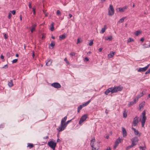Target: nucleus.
Segmentation results:
<instances>
[{
	"instance_id": "1",
	"label": "nucleus",
	"mask_w": 150,
	"mask_h": 150,
	"mask_svg": "<svg viewBox=\"0 0 150 150\" xmlns=\"http://www.w3.org/2000/svg\"><path fill=\"white\" fill-rule=\"evenodd\" d=\"M146 113H142V115H141L140 120H142L141 122L142 126V127H143L144 125L146 118Z\"/></svg>"
},
{
	"instance_id": "2",
	"label": "nucleus",
	"mask_w": 150,
	"mask_h": 150,
	"mask_svg": "<svg viewBox=\"0 0 150 150\" xmlns=\"http://www.w3.org/2000/svg\"><path fill=\"white\" fill-rule=\"evenodd\" d=\"M48 146L52 148L53 150H54L55 147L56 146V143L53 141V140L52 139L48 143Z\"/></svg>"
},
{
	"instance_id": "3",
	"label": "nucleus",
	"mask_w": 150,
	"mask_h": 150,
	"mask_svg": "<svg viewBox=\"0 0 150 150\" xmlns=\"http://www.w3.org/2000/svg\"><path fill=\"white\" fill-rule=\"evenodd\" d=\"M123 87L122 86H114L112 87L113 93L117 92L118 91H121L122 90Z\"/></svg>"
},
{
	"instance_id": "4",
	"label": "nucleus",
	"mask_w": 150,
	"mask_h": 150,
	"mask_svg": "<svg viewBox=\"0 0 150 150\" xmlns=\"http://www.w3.org/2000/svg\"><path fill=\"white\" fill-rule=\"evenodd\" d=\"M66 126L67 125H66L65 122H61V125L57 129L59 132H61L64 130Z\"/></svg>"
},
{
	"instance_id": "5",
	"label": "nucleus",
	"mask_w": 150,
	"mask_h": 150,
	"mask_svg": "<svg viewBox=\"0 0 150 150\" xmlns=\"http://www.w3.org/2000/svg\"><path fill=\"white\" fill-rule=\"evenodd\" d=\"M91 101V100H89L87 102H86V103H83L82 105H80L77 108L78 112H79L82 109V108L88 105L89 104V103Z\"/></svg>"
},
{
	"instance_id": "6",
	"label": "nucleus",
	"mask_w": 150,
	"mask_h": 150,
	"mask_svg": "<svg viewBox=\"0 0 150 150\" xmlns=\"http://www.w3.org/2000/svg\"><path fill=\"white\" fill-rule=\"evenodd\" d=\"M114 13V10L112 5H110L108 8V14L109 15L112 16L113 15Z\"/></svg>"
},
{
	"instance_id": "7",
	"label": "nucleus",
	"mask_w": 150,
	"mask_h": 150,
	"mask_svg": "<svg viewBox=\"0 0 150 150\" xmlns=\"http://www.w3.org/2000/svg\"><path fill=\"white\" fill-rule=\"evenodd\" d=\"M87 118L88 115L86 114L82 116L79 121V124L80 125H81L82 123L86 120Z\"/></svg>"
},
{
	"instance_id": "8",
	"label": "nucleus",
	"mask_w": 150,
	"mask_h": 150,
	"mask_svg": "<svg viewBox=\"0 0 150 150\" xmlns=\"http://www.w3.org/2000/svg\"><path fill=\"white\" fill-rule=\"evenodd\" d=\"M122 141V139L120 138V137H119L118 139H117L115 142V144L114 146V148L115 149L118 146L119 143L121 142Z\"/></svg>"
},
{
	"instance_id": "9",
	"label": "nucleus",
	"mask_w": 150,
	"mask_h": 150,
	"mask_svg": "<svg viewBox=\"0 0 150 150\" xmlns=\"http://www.w3.org/2000/svg\"><path fill=\"white\" fill-rule=\"evenodd\" d=\"M52 87L57 88H61V86L58 83L55 82L52 83L51 85Z\"/></svg>"
},
{
	"instance_id": "10",
	"label": "nucleus",
	"mask_w": 150,
	"mask_h": 150,
	"mask_svg": "<svg viewBox=\"0 0 150 150\" xmlns=\"http://www.w3.org/2000/svg\"><path fill=\"white\" fill-rule=\"evenodd\" d=\"M139 117L137 116H136L133 119V124L134 126H136L137 125L139 122Z\"/></svg>"
},
{
	"instance_id": "11",
	"label": "nucleus",
	"mask_w": 150,
	"mask_h": 150,
	"mask_svg": "<svg viewBox=\"0 0 150 150\" xmlns=\"http://www.w3.org/2000/svg\"><path fill=\"white\" fill-rule=\"evenodd\" d=\"M111 92V93H113L112 89V87L109 88L107 89L105 92V94L106 95H108V94Z\"/></svg>"
},
{
	"instance_id": "12",
	"label": "nucleus",
	"mask_w": 150,
	"mask_h": 150,
	"mask_svg": "<svg viewBox=\"0 0 150 150\" xmlns=\"http://www.w3.org/2000/svg\"><path fill=\"white\" fill-rule=\"evenodd\" d=\"M122 135L123 137H126L127 135V132L125 128L123 127L122 128Z\"/></svg>"
},
{
	"instance_id": "13",
	"label": "nucleus",
	"mask_w": 150,
	"mask_h": 150,
	"mask_svg": "<svg viewBox=\"0 0 150 150\" xmlns=\"http://www.w3.org/2000/svg\"><path fill=\"white\" fill-rule=\"evenodd\" d=\"M91 145L92 147V150H98V148L96 146V144H95L94 143L91 144Z\"/></svg>"
},
{
	"instance_id": "14",
	"label": "nucleus",
	"mask_w": 150,
	"mask_h": 150,
	"mask_svg": "<svg viewBox=\"0 0 150 150\" xmlns=\"http://www.w3.org/2000/svg\"><path fill=\"white\" fill-rule=\"evenodd\" d=\"M52 62V60L48 59L46 61V64L47 66H50Z\"/></svg>"
},
{
	"instance_id": "15",
	"label": "nucleus",
	"mask_w": 150,
	"mask_h": 150,
	"mask_svg": "<svg viewBox=\"0 0 150 150\" xmlns=\"http://www.w3.org/2000/svg\"><path fill=\"white\" fill-rule=\"evenodd\" d=\"M147 70V68L144 67L142 68H139L137 70L138 72H144L146 71Z\"/></svg>"
},
{
	"instance_id": "16",
	"label": "nucleus",
	"mask_w": 150,
	"mask_h": 150,
	"mask_svg": "<svg viewBox=\"0 0 150 150\" xmlns=\"http://www.w3.org/2000/svg\"><path fill=\"white\" fill-rule=\"evenodd\" d=\"M145 102L144 101H143L139 105V109L141 110L143 108L145 105Z\"/></svg>"
},
{
	"instance_id": "17",
	"label": "nucleus",
	"mask_w": 150,
	"mask_h": 150,
	"mask_svg": "<svg viewBox=\"0 0 150 150\" xmlns=\"http://www.w3.org/2000/svg\"><path fill=\"white\" fill-rule=\"evenodd\" d=\"M107 28V27L106 25L104 26L103 28H102L100 33H103L105 31L106 29Z\"/></svg>"
},
{
	"instance_id": "18",
	"label": "nucleus",
	"mask_w": 150,
	"mask_h": 150,
	"mask_svg": "<svg viewBox=\"0 0 150 150\" xmlns=\"http://www.w3.org/2000/svg\"><path fill=\"white\" fill-rule=\"evenodd\" d=\"M132 139V142H133L135 143H137V142L139 141L138 138L137 137H133Z\"/></svg>"
},
{
	"instance_id": "19",
	"label": "nucleus",
	"mask_w": 150,
	"mask_h": 150,
	"mask_svg": "<svg viewBox=\"0 0 150 150\" xmlns=\"http://www.w3.org/2000/svg\"><path fill=\"white\" fill-rule=\"evenodd\" d=\"M115 53V52H110V53L108 55V57L109 58H111L112 57Z\"/></svg>"
},
{
	"instance_id": "20",
	"label": "nucleus",
	"mask_w": 150,
	"mask_h": 150,
	"mask_svg": "<svg viewBox=\"0 0 150 150\" xmlns=\"http://www.w3.org/2000/svg\"><path fill=\"white\" fill-rule=\"evenodd\" d=\"M66 37L65 35H62L59 36V40H62V39H64Z\"/></svg>"
},
{
	"instance_id": "21",
	"label": "nucleus",
	"mask_w": 150,
	"mask_h": 150,
	"mask_svg": "<svg viewBox=\"0 0 150 150\" xmlns=\"http://www.w3.org/2000/svg\"><path fill=\"white\" fill-rule=\"evenodd\" d=\"M36 26V25L35 24H34L32 25V28L31 29V33H33V31L35 30V28Z\"/></svg>"
},
{
	"instance_id": "22",
	"label": "nucleus",
	"mask_w": 150,
	"mask_h": 150,
	"mask_svg": "<svg viewBox=\"0 0 150 150\" xmlns=\"http://www.w3.org/2000/svg\"><path fill=\"white\" fill-rule=\"evenodd\" d=\"M54 24L53 22L52 23L51 25V28L50 30L51 31H53L54 30Z\"/></svg>"
},
{
	"instance_id": "23",
	"label": "nucleus",
	"mask_w": 150,
	"mask_h": 150,
	"mask_svg": "<svg viewBox=\"0 0 150 150\" xmlns=\"http://www.w3.org/2000/svg\"><path fill=\"white\" fill-rule=\"evenodd\" d=\"M8 85L10 87H11L13 86V81L12 80H11L8 83Z\"/></svg>"
},
{
	"instance_id": "24",
	"label": "nucleus",
	"mask_w": 150,
	"mask_h": 150,
	"mask_svg": "<svg viewBox=\"0 0 150 150\" xmlns=\"http://www.w3.org/2000/svg\"><path fill=\"white\" fill-rule=\"evenodd\" d=\"M105 39L106 40H112V37L111 35L109 37H106L105 38Z\"/></svg>"
},
{
	"instance_id": "25",
	"label": "nucleus",
	"mask_w": 150,
	"mask_h": 150,
	"mask_svg": "<svg viewBox=\"0 0 150 150\" xmlns=\"http://www.w3.org/2000/svg\"><path fill=\"white\" fill-rule=\"evenodd\" d=\"M34 146V145L33 144H31L30 143L28 144L27 147H29L30 148H32Z\"/></svg>"
},
{
	"instance_id": "26",
	"label": "nucleus",
	"mask_w": 150,
	"mask_h": 150,
	"mask_svg": "<svg viewBox=\"0 0 150 150\" xmlns=\"http://www.w3.org/2000/svg\"><path fill=\"white\" fill-rule=\"evenodd\" d=\"M139 148L140 150H145L146 148V147L145 146H144L143 147L140 146Z\"/></svg>"
},
{
	"instance_id": "27",
	"label": "nucleus",
	"mask_w": 150,
	"mask_h": 150,
	"mask_svg": "<svg viewBox=\"0 0 150 150\" xmlns=\"http://www.w3.org/2000/svg\"><path fill=\"white\" fill-rule=\"evenodd\" d=\"M55 45V42L54 41H52L51 43L50 44V46L52 47V48L54 47Z\"/></svg>"
},
{
	"instance_id": "28",
	"label": "nucleus",
	"mask_w": 150,
	"mask_h": 150,
	"mask_svg": "<svg viewBox=\"0 0 150 150\" xmlns=\"http://www.w3.org/2000/svg\"><path fill=\"white\" fill-rule=\"evenodd\" d=\"M67 116L64 117V118L62 119L61 122H65V121L67 120Z\"/></svg>"
},
{
	"instance_id": "29",
	"label": "nucleus",
	"mask_w": 150,
	"mask_h": 150,
	"mask_svg": "<svg viewBox=\"0 0 150 150\" xmlns=\"http://www.w3.org/2000/svg\"><path fill=\"white\" fill-rule=\"evenodd\" d=\"M69 55L71 57H73L75 56L76 55V53L74 52H72L70 53Z\"/></svg>"
},
{
	"instance_id": "30",
	"label": "nucleus",
	"mask_w": 150,
	"mask_h": 150,
	"mask_svg": "<svg viewBox=\"0 0 150 150\" xmlns=\"http://www.w3.org/2000/svg\"><path fill=\"white\" fill-rule=\"evenodd\" d=\"M134 104H135V103H134L133 101L130 102L128 104V105L129 106H130Z\"/></svg>"
},
{
	"instance_id": "31",
	"label": "nucleus",
	"mask_w": 150,
	"mask_h": 150,
	"mask_svg": "<svg viewBox=\"0 0 150 150\" xmlns=\"http://www.w3.org/2000/svg\"><path fill=\"white\" fill-rule=\"evenodd\" d=\"M82 41V40L81 38H78L77 40V44L81 43Z\"/></svg>"
},
{
	"instance_id": "32",
	"label": "nucleus",
	"mask_w": 150,
	"mask_h": 150,
	"mask_svg": "<svg viewBox=\"0 0 150 150\" xmlns=\"http://www.w3.org/2000/svg\"><path fill=\"white\" fill-rule=\"evenodd\" d=\"M125 18V17L122 18H121L119 20V22L121 23L123 22H124Z\"/></svg>"
},
{
	"instance_id": "33",
	"label": "nucleus",
	"mask_w": 150,
	"mask_h": 150,
	"mask_svg": "<svg viewBox=\"0 0 150 150\" xmlns=\"http://www.w3.org/2000/svg\"><path fill=\"white\" fill-rule=\"evenodd\" d=\"M134 41V40L132 38H129V39L128 40L127 42H132Z\"/></svg>"
},
{
	"instance_id": "34",
	"label": "nucleus",
	"mask_w": 150,
	"mask_h": 150,
	"mask_svg": "<svg viewBox=\"0 0 150 150\" xmlns=\"http://www.w3.org/2000/svg\"><path fill=\"white\" fill-rule=\"evenodd\" d=\"M141 32L139 31H137L135 33V35L136 36H137L139 35Z\"/></svg>"
},
{
	"instance_id": "35",
	"label": "nucleus",
	"mask_w": 150,
	"mask_h": 150,
	"mask_svg": "<svg viewBox=\"0 0 150 150\" xmlns=\"http://www.w3.org/2000/svg\"><path fill=\"white\" fill-rule=\"evenodd\" d=\"M95 139L94 137H93V138H92V139H91V144H93V143H94V142H95Z\"/></svg>"
},
{
	"instance_id": "36",
	"label": "nucleus",
	"mask_w": 150,
	"mask_h": 150,
	"mask_svg": "<svg viewBox=\"0 0 150 150\" xmlns=\"http://www.w3.org/2000/svg\"><path fill=\"white\" fill-rule=\"evenodd\" d=\"M118 9H119V11L120 12H123L124 11V10L122 8H119Z\"/></svg>"
},
{
	"instance_id": "37",
	"label": "nucleus",
	"mask_w": 150,
	"mask_h": 150,
	"mask_svg": "<svg viewBox=\"0 0 150 150\" xmlns=\"http://www.w3.org/2000/svg\"><path fill=\"white\" fill-rule=\"evenodd\" d=\"M137 144V143H134L133 142H132V144L130 145V146H131V147L132 148L135 145Z\"/></svg>"
},
{
	"instance_id": "38",
	"label": "nucleus",
	"mask_w": 150,
	"mask_h": 150,
	"mask_svg": "<svg viewBox=\"0 0 150 150\" xmlns=\"http://www.w3.org/2000/svg\"><path fill=\"white\" fill-rule=\"evenodd\" d=\"M64 61L66 62V63L67 64H69V62L68 61V60H67V58H64Z\"/></svg>"
},
{
	"instance_id": "39",
	"label": "nucleus",
	"mask_w": 150,
	"mask_h": 150,
	"mask_svg": "<svg viewBox=\"0 0 150 150\" xmlns=\"http://www.w3.org/2000/svg\"><path fill=\"white\" fill-rule=\"evenodd\" d=\"M57 14L58 15H60L61 14V13L59 10H57Z\"/></svg>"
},
{
	"instance_id": "40",
	"label": "nucleus",
	"mask_w": 150,
	"mask_h": 150,
	"mask_svg": "<svg viewBox=\"0 0 150 150\" xmlns=\"http://www.w3.org/2000/svg\"><path fill=\"white\" fill-rule=\"evenodd\" d=\"M134 132L135 134L136 135H138L139 134V132H138V131L137 130V129L136 130V131H135Z\"/></svg>"
},
{
	"instance_id": "41",
	"label": "nucleus",
	"mask_w": 150,
	"mask_h": 150,
	"mask_svg": "<svg viewBox=\"0 0 150 150\" xmlns=\"http://www.w3.org/2000/svg\"><path fill=\"white\" fill-rule=\"evenodd\" d=\"M42 39L43 40L45 38V34H44V33H42Z\"/></svg>"
},
{
	"instance_id": "42",
	"label": "nucleus",
	"mask_w": 150,
	"mask_h": 150,
	"mask_svg": "<svg viewBox=\"0 0 150 150\" xmlns=\"http://www.w3.org/2000/svg\"><path fill=\"white\" fill-rule=\"evenodd\" d=\"M93 44V40H91L90 42L89 43V45L90 46H92Z\"/></svg>"
},
{
	"instance_id": "43",
	"label": "nucleus",
	"mask_w": 150,
	"mask_h": 150,
	"mask_svg": "<svg viewBox=\"0 0 150 150\" xmlns=\"http://www.w3.org/2000/svg\"><path fill=\"white\" fill-rule=\"evenodd\" d=\"M12 16L11 13H8V19H10L11 18V17Z\"/></svg>"
},
{
	"instance_id": "44",
	"label": "nucleus",
	"mask_w": 150,
	"mask_h": 150,
	"mask_svg": "<svg viewBox=\"0 0 150 150\" xmlns=\"http://www.w3.org/2000/svg\"><path fill=\"white\" fill-rule=\"evenodd\" d=\"M127 113H123V117L124 118L126 117L127 116Z\"/></svg>"
},
{
	"instance_id": "45",
	"label": "nucleus",
	"mask_w": 150,
	"mask_h": 150,
	"mask_svg": "<svg viewBox=\"0 0 150 150\" xmlns=\"http://www.w3.org/2000/svg\"><path fill=\"white\" fill-rule=\"evenodd\" d=\"M18 61V59H13L12 62L13 63H15L16 62Z\"/></svg>"
},
{
	"instance_id": "46",
	"label": "nucleus",
	"mask_w": 150,
	"mask_h": 150,
	"mask_svg": "<svg viewBox=\"0 0 150 150\" xmlns=\"http://www.w3.org/2000/svg\"><path fill=\"white\" fill-rule=\"evenodd\" d=\"M138 99H137V98L136 97L134 99V100L133 101L134 103H135L138 101Z\"/></svg>"
},
{
	"instance_id": "47",
	"label": "nucleus",
	"mask_w": 150,
	"mask_h": 150,
	"mask_svg": "<svg viewBox=\"0 0 150 150\" xmlns=\"http://www.w3.org/2000/svg\"><path fill=\"white\" fill-rule=\"evenodd\" d=\"M13 15H15L16 13V11L15 10H13L10 11Z\"/></svg>"
},
{
	"instance_id": "48",
	"label": "nucleus",
	"mask_w": 150,
	"mask_h": 150,
	"mask_svg": "<svg viewBox=\"0 0 150 150\" xmlns=\"http://www.w3.org/2000/svg\"><path fill=\"white\" fill-rule=\"evenodd\" d=\"M132 148V147L130 146V145L129 146L126 148V150H128V149H130Z\"/></svg>"
},
{
	"instance_id": "49",
	"label": "nucleus",
	"mask_w": 150,
	"mask_h": 150,
	"mask_svg": "<svg viewBox=\"0 0 150 150\" xmlns=\"http://www.w3.org/2000/svg\"><path fill=\"white\" fill-rule=\"evenodd\" d=\"M8 65L7 64H6L2 68L4 69H6L8 68Z\"/></svg>"
},
{
	"instance_id": "50",
	"label": "nucleus",
	"mask_w": 150,
	"mask_h": 150,
	"mask_svg": "<svg viewBox=\"0 0 150 150\" xmlns=\"http://www.w3.org/2000/svg\"><path fill=\"white\" fill-rule=\"evenodd\" d=\"M4 38L6 39L8 38V36L6 34H4Z\"/></svg>"
},
{
	"instance_id": "51",
	"label": "nucleus",
	"mask_w": 150,
	"mask_h": 150,
	"mask_svg": "<svg viewBox=\"0 0 150 150\" xmlns=\"http://www.w3.org/2000/svg\"><path fill=\"white\" fill-rule=\"evenodd\" d=\"M71 120H68L66 122H65V124H66V125H67V126L68 125V123L69 122H70L71 121Z\"/></svg>"
},
{
	"instance_id": "52",
	"label": "nucleus",
	"mask_w": 150,
	"mask_h": 150,
	"mask_svg": "<svg viewBox=\"0 0 150 150\" xmlns=\"http://www.w3.org/2000/svg\"><path fill=\"white\" fill-rule=\"evenodd\" d=\"M32 10H33V14H35V8H33Z\"/></svg>"
},
{
	"instance_id": "53",
	"label": "nucleus",
	"mask_w": 150,
	"mask_h": 150,
	"mask_svg": "<svg viewBox=\"0 0 150 150\" xmlns=\"http://www.w3.org/2000/svg\"><path fill=\"white\" fill-rule=\"evenodd\" d=\"M4 125L3 124H1L0 125V128H3L4 127Z\"/></svg>"
},
{
	"instance_id": "54",
	"label": "nucleus",
	"mask_w": 150,
	"mask_h": 150,
	"mask_svg": "<svg viewBox=\"0 0 150 150\" xmlns=\"http://www.w3.org/2000/svg\"><path fill=\"white\" fill-rule=\"evenodd\" d=\"M136 98H137V99L138 100V99L140 98V96L139 95H137L136 97Z\"/></svg>"
},
{
	"instance_id": "55",
	"label": "nucleus",
	"mask_w": 150,
	"mask_h": 150,
	"mask_svg": "<svg viewBox=\"0 0 150 150\" xmlns=\"http://www.w3.org/2000/svg\"><path fill=\"white\" fill-rule=\"evenodd\" d=\"M89 59L88 58V57H86L84 59V60H86L87 61H89Z\"/></svg>"
},
{
	"instance_id": "56",
	"label": "nucleus",
	"mask_w": 150,
	"mask_h": 150,
	"mask_svg": "<svg viewBox=\"0 0 150 150\" xmlns=\"http://www.w3.org/2000/svg\"><path fill=\"white\" fill-rule=\"evenodd\" d=\"M128 8V7L126 6H124L122 8H123V9L124 10H125L127 8Z\"/></svg>"
},
{
	"instance_id": "57",
	"label": "nucleus",
	"mask_w": 150,
	"mask_h": 150,
	"mask_svg": "<svg viewBox=\"0 0 150 150\" xmlns=\"http://www.w3.org/2000/svg\"><path fill=\"white\" fill-rule=\"evenodd\" d=\"M139 95L140 96V97L142 96H143V92H142V93H141L139 94Z\"/></svg>"
},
{
	"instance_id": "58",
	"label": "nucleus",
	"mask_w": 150,
	"mask_h": 150,
	"mask_svg": "<svg viewBox=\"0 0 150 150\" xmlns=\"http://www.w3.org/2000/svg\"><path fill=\"white\" fill-rule=\"evenodd\" d=\"M144 38H141L140 41L142 42L144 41Z\"/></svg>"
},
{
	"instance_id": "59",
	"label": "nucleus",
	"mask_w": 150,
	"mask_h": 150,
	"mask_svg": "<svg viewBox=\"0 0 150 150\" xmlns=\"http://www.w3.org/2000/svg\"><path fill=\"white\" fill-rule=\"evenodd\" d=\"M29 7L30 8H31V3L30 2H29Z\"/></svg>"
},
{
	"instance_id": "60",
	"label": "nucleus",
	"mask_w": 150,
	"mask_h": 150,
	"mask_svg": "<svg viewBox=\"0 0 150 150\" xmlns=\"http://www.w3.org/2000/svg\"><path fill=\"white\" fill-rule=\"evenodd\" d=\"M103 50V48H100L99 49V52H101Z\"/></svg>"
},
{
	"instance_id": "61",
	"label": "nucleus",
	"mask_w": 150,
	"mask_h": 150,
	"mask_svg": "<svg viewBox=\"0 0 150 150\" xmlns=\"http://www.w3.org/2000/svg\"><path fill=\"white\" fill-rule=\"evenodd\" d=\"M0 58L1 59H4V57L3 55L1 54V56Z\"/></svg>"
},
{
	"instance_id": "62",
	"label": "nucleus",
	"mask_w": 150,
	"mask_h": 150,
	"mask_svg": "<svg viewBox=\"0 0 150 150\" xmlns=\"http://www.w3.org/2000/svg\"><path fill=\"white\" fill-rule=\"evenodd\" d=\"M57 142H61V140L59 138L57 139Z\"/></svg>"
},
{
	"instance_id": "63",
	"label": "nucleus",
	"mask_w": 150,
	"mask_h": 150,
	"mask_svg": "<svg viewBox=\"0 0 150 150\" xmlns=\"http://www.w3.org/2000/svg\"><path fill=\"white\" fill-rule=\"evenodd\" d=\"M69 16L70 18H71L72 16V15L71 14H69Z\"/></svg>"
},
{
	"instance_id": "64",
	"label": "nucleus",
	"mask_w": 150,
	"mask_h": 150,
	"mask_svg": "<svg viewBox=\"0 0 150 150\" xmlns=\"http://www.w3.org/2000/svg\"><path fill=\"white\" fill-rule=\"evenodd\" d=\"M44 139H47L48 138V136H47L44 137Z\"/></svg>"
}]
</instances>
